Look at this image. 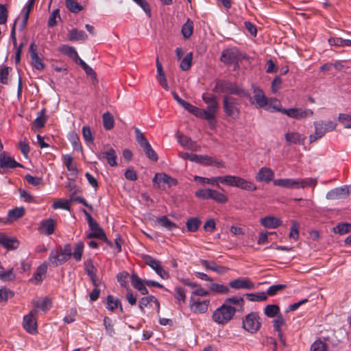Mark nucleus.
<instances>
[{"instance_id": "nucleus-1", "label": "nucleus", "mask_w": 351, "mask_h": 351, "mask_svg": "<svg viewBox=\"0 0 351 351\" xmlns=\"http://www.w3.org/2000/svg\"><path fill=\"white\" fill-rule=\"evenodd\" d=\"M208 291L199 288L191 293L189 308L191 311L196 314H203L208 311L210 305Z\"/></svg>"}, {"instance_id": "nucleus-2", "label": "nucleus", "mask_w": 351, "mask_h": 351, "mask_svg": "<svg viewBox=\"0 0 351 351\" xmlns=\"http://www.w3.org/2000/svg\"><path fill=\"white\" fill-rule=\"evenodd\" d=\"M235 313V307L223 303L213 311L212 320L219 325L224 326L232 319Z\"/></svg>"}, {"instance_id": "nucleus-3", "label": "nucleus", "mask_w": 351, "mask_h": 351, "mask_svg": "<svg viewBox=\"0 0 351 351\" xmlns=\"http://www.w3.org/2000/svg\"><path fill=\"white\" fill-rule=\"evenodd\" d=\"M213 90L217 93H226L230 95H236L241 97H248L249 93L235 83L218 80L216 82Z\"/></svg>"}, {"instance_id": "nucleus-4", "label": "nucleus", "mask_w": 351, "mask_h": 351, "mask_svg": "<svg viewBox=\"0 0 351 351\" xmlns=\"http://www.w3.org/2000/svg\"><path fill=\"white\" fill-rule=\"evenodd\" d=\"M223 110L225 114L231 119L235 121L241 115L240 102L239 100L230 95L223 97Z\"/></svg>"}, {"instance_id": "nucleus-5", "label": "nucleus", "mask_w": 351, "mask_h": 351, "mask_svg": "<svg viewBox=\"0 0 351 351\" xmlns=\"http://www.w3.org/2000/svg\"><path fill=\"white\" fill-rule=\"evenodd\" d=\"M261 325L262 319L256 312H251L243 318L242 328L250 334L256 333Z\"/></svg>"}, {"instance_id": "nucleus-6", "label": "nucleus", "mask_w": 351, "mask_h": 351, "mask_svg": "<svg viewBox=\"0 0 351 351\" xmlns=\"http://www.w3.org/2000/svg\"><path fill=\"white\" fill-rule=\"evenodd\" d=\"M253 97H250L249 95L250 101L252 104H256L257 108H261L268 110L271 106L273 99H268L263 90L258 87L253 86Z\"/></svg>"}, {"instance_id": "nucleus-7", "label": "nucleus", "mask_w": 351, "mask_h": 351, "mask_svg": "<svg viewBox=\"0 0 351 351\" xmlns=\"http://www.w3.org/2000/svg\"><path fill=\"white\" fill-rule=\"evenodd\" d=\"M273 108L277 111L281 112L282 113L287 115L289 117L301 119L313 114V110L310 109H302V108H289V109H281L276 106H273Z\"/></svg>"}, {"instance_id": "nucleus-8", "label": "nucleus", "mask_w": 351, "mask_h": 351, "mask_svg": "<svg viewBox=\"0 0 351 351\" xmlns=\"http://www.w3.org/2000/svg\"><path fill=\"white\" fill-rule=\"evenodd\" d=\"M35 316L36 309H32L29 313L23 318V328L27 332L31 334H35L38 332L37 322Z\"/></svg>"}, {"instance_id": "nucleus-9", "label": "nucleus", "mask_w": 351, "mask_h": 351, "mask_svg": "<svg viewBox=\"0 0 351 351\" xmlns=\"http://www.w3.org/2000/svg\"><path fill=\"white\" fill-rule=\"evenodd\" d=\"M219 102H213L208 104L206 109H202V116L203 119H206L209 122L214 121L219 112Z\"/></svg>"}, {"instance_id": "nucleus-10", "label": "nucleus", "mask_w": 351, "mask_h": 351, "mask_svg": "<svg viewBox=\"0 0 351 351\" xmlns=\"http://www.w3.org/2000/svg\"><path fill=\"white\" fill-rule=\"evenodd\" d=\"M315 132L309 136V142L312 143L317 140L322 138L328 132L324 126V121H314Z\"/></svg>"}, {"instance_id": "nucleus-11", "label": "nucleus", "mask_w": 351, "mask_h": 351, "mask_svg": "<svg viewBox=\"0 0 351 351\" xmlns=\"http://www.w3.org/2000/svg\"><path fill=\"white\" fill-rule=\"evenodd\" d=\"M285 140L289 145L291 144L304 145L306 136L298 132L289 131L285 134Z\"/></svg>"}, {"instance_id": "nucleus-12", "label": "nucleus", "mask_w": 351, "mask_h": 351, "mask_svg": "<svg viewBox=\"0 0 351 351\" xmlns=\"http://www.w3.org/2000/svg\"><path fill=\"white\" fill-rule=\"evenodd\" d=\"M37 46L34 43H31L29 46L30 57L32 65L39 71L45 69V64L37 53Z\"/></svg>"}, {"instance_id": "nucleus-13", "label": "nucleus", "mask_w": 351, "mask_h": 351, "mask_svg": "<svg viewBox=\"0 0 351 351\" xmlns=\"http://www.w3.org/2000/svg\"><path fill=\"white\" fill-rule=\"evenodd\" d=\"M239 176H219L215 177V179L210 180V182L212 185H215L216 186L219 187V182H221L222 184L230 186H237V179Z\"/></svg>"}, {"instance_id": "nucleus-14", "label": "nucleus", "mask_w": 351, "mask_h": 351, "mask_svg": "<svg viewBox=\"0 0 351 351\" xmlns=\"http://www.w3.org/2000/svg\"><path fill=\"white\" fill-rule=\"evenodd\" d=\"M274 173L271 169L269 167H262L257 172L255 178L258 182H269L274 179Z\"/></svg>"}, {"instance_id": "nucleus-15", "label": "nucleus", "mask_w": 351, "mask_h": 351, "mask_svg": "<svg viewBox=\"0 0 351 351\" xmlns=\"http://www.w3.org/2000/svg\"><path fill=\"white\" fill-rule=\"evenodd\" d=\"M239 60V53L236 49H226L222 52L221 60L226 64H231Z\"/></svg>"}, {"instance_id": "nucleus-16", "label": "nucleus", "mask_w": 351, "mask_h": 351, "mask_svg": "<svg viewBox=\"0 0 351 351\" xmlns=\"http://www.w3.org/2000/svg\"><path fill=\"white\" fill-rule=\"evenodd\" d=\"M56 221L53 219H47L43 220L38 226V231L41 234L51 235L53 233L55 230Z\"/></svg>"}, {"instance_id": "nucleus-17", "label": "nucleus", "mask_w": 351, "mask_h": 351, "mask_svg": "<svg viewBox=\"0 0 351 351\" xmlns=\"http://www.w3.org/2000/svg\"><path fill=\"white\" fill-rule=\"evenodd\" d=\"M22 165L17 162L13 158L7 156L5 153L0 154V167L2 169H14Z\"/></svg>"}, {"instance_id": "nucleus-18", "label": "nucleus", "mask_w": 351, "mask_h": 351, "mask_svg": "<svg viewBox=\"0 0 351 351\" xmlns=\"http://www.w3.org/2000/svg\"><path fill=\"white\" fill-rule=\"evenodd\" d=\"M34 309H36V313L40 310L43 312H47L51 308L52 302L50 298L45 297L34 300L32 302Z\"/></svg>"}, {"instance_id": "nucleus-19", "label": "nucleus", "mask_w": 351, "mask_h": 351, "mask_svg": "<svg viewBox=\"0 0 351 351\" xmlns=\"http://www.w3.org/2000/svg\"><path fill=\"white\" fill-rule=\"evenodd\" d=\"M260 223L266 228H276L282 225V221L274 216H267L260 219Z\"/></svg>"}, {"instance_id": "nucleus-20", "label": "nucleus", "mask_w": 351, "mask_h": 351, "mask_svg": "<svg viewBox=\"0 0 351 351\" xmlns=\"http://www.w3.org/2000/svg\"><path fill=\"white\" fill-rule=\"evenodd\" d=\"M229 285L230 287L239 289H253L254 284L247 278H238L230 282Z\"/></svg>"}, {"instance_id": "nucleus-21", "label": "nucleus", "mask_w": 351, "mask_h": 351, "mask_svg": "<svg viewBox=\"0 0 351 351\" xmlns=\"http://www.w3.org/2000/svg\"><path fill=\"white\" fill-rule=\"evenodd\" d=\"M98 157L99 158H104L107 160L108 165L111 167L117 166V154L112 148H110L106 152H102L99 154Z\"/></svg>"}, {"instance_id": "nucleus-22", "label": "nucleus", "mask_w": 351, "mask_h": 351, "mask_svg": "<svg viewBox=\"0 0 351 351\" xmlns=\"http://www.w3.org/2000/svg\"><path fill=\"white\" fill-rule=\"evenodd\" d=\"M0 245L8 250L17 248L19 242L14 238L9 237L3 233H0Z\"/></svg>"}, {"instance_id": "nucleus-23", "label": "nucleus", "mask_w": 351, "mask_h": 351, "mask_svg": "<svg viewBox=\"0 0 351 351\" xmlns=\"http://www.w3.org/2000/svg\"><path fill=\"white\" fill-rule=\"evenodd\" d=\"M25 210L23 207H16L9 210L8 217L6 221H4V223H11L12 221H16L17 219L21 218L25 215Z\"/></svg>"}, {"instance_id": "nucleus-24", "label": "nucleus", "mask_w": 351, "mask_h": 351, "mask_svg": "<svg viewBox=\"0 0 351 351\" xmlns=\"http://www.w3.org/2000/svg\"><path fill=\"white\" fill-rule=\"evenodd\" d=\"M72 256V250L70 245H65L63 248H61L60 252H56L57 261L66 262L68 261Z\"/></svg>"}, {"instance_id": "nucleus-25", "label": "nucleus", "mask_w": 351, "mask_h": 351, "mask_svg": "<svg viewBox=\"0 0 351 351\" xmlns=\"http://www.w3.org/2000/svg\"><path fill=\"white\" fill-rule=\"evenodd\" d=\"M153 182L156 183H166L169 186H175L177 184V180L175 178H171L165 173H156Z\"/></svg>"}, {"instance_id": "nucleus-26", "label": "nucleus", "mask_w": 351, "mask_h": 351, "mask_svg": "<svg viewBox=\"0 0 351 351\" xmlns=\"http://www.w3.org/2000/svg\"><path fill=\"white\" fill-rule=\"evenodd\" d=\"M152 303L155 304L157 311H159L160 304L158 300L153 295L143 297L139 302V308L141 312H144V308L151 305Z\"/></svg>"}, {"instance_id": "nucleus-27", "label": "nucleus", "mask_w": 351, "mask_h": 351, "mask_svg": "<svg viewBox=\"0 0 351 351\" xmlns=\"http://www.w3.org/2000/svg\"><path fill=\"white\" fill-rule=\"evenodd\" d=\"M298 179L283 178L274 181V184L287 189H298Z\"/></svg>"}, {"instance_id": "nucleus-28", "label": "nucleus", "mask_w": 351, "mask_h": 351, "mask_svg": "<svg viewBox=\"0 0 351 351\" xmlns=\"http://www.w3.org/2000/svg\"><path fill=\"white\" fill-rule=\"evenodd\" d=\"M131 282L132 286L140 291L141 294L146 295L148 293V290L145 286V281H143L136 274H132L131 277Z\"/></svg>"}, {"instance_id": "nucleus-29", "label": "nucleus", "mask_w": 351, "mask_h": 351, "mask_svg": "<svg viewBox=\"0 0 351 351\" xmlns=\"http://www.w3.org/2000/svg\"><path fill=\"white\" fill-rule=\"evenodd\" d=\"M156 68H157V76L156 78L159 84L166 90H168L169 87L165 77V73L162 69V64L160 62L158 58L156 59Z\"/></svg>"}, {"instance_id": "nucleus-30", "label": "nucleus", "mask_w": 351, "mask_h": 351, "mask_svg": "<svg viewBox=\"0 0 351 351\" xmlns=\"http://www.w3.org/2000/svg\"><path fill=\"white\" fill-rule=\"evenodd\" d=\"M47 270V265H40L37 267L33 277L31 278V280L35 284L40 283L46 276Z\"/></svg>"}, {"instance_id": "nucleus-31", "label": "nucleus", "mask_w": 351, "mask_h": 351, "mask_svg": "<svg viewBox=\"0 0 351 351\" xmlns=\"http://www.w3.org/2000/svg\"><path fill=\"white\" fill-rule=\"evenodd\" d=\"M236 187L249 191L257 190V186L252 182L245 180L241 177L238 178Z\"/></svg>"}, {"instance_id": "nucleus-32", "label": "nucleus", "mask_w": 351, "mask_h": 351, "mask_svg": "<svg viewBox=\"0 0 351 351\" xmlns=\"http://www.w3.org/2000/svg\"><path fill=\"white\" fill-rule=\"evenodd\" d=\"M285 324V319L283 316L280 314L276 316V317L273 321V326L274 330L278 332V337H280L281 341L283 344L285 343V339H283V335L282 332V326Z\"/></svg>"}, {"instance_id": "nucleus-33", "label": "nucleus", "mask_w": 351, "mask_h": 351, "mask_svg": "<svg viewBox=\"0 0 351 351\" xmlns=\"http://www.w3.org/2000/svg\"><path fill=\"white\" fill-rule=\"evenodd\" d=\"M178 143L185 148L193 151L198 150L197 146L195 144H194V143L191 140V138H189L186 136H184L183 134H178Z\"/></svg>"}, {"instance_id": "nucleus-34", "label": "nucleus", "mask_w": 351, "mask_h": 351, "mask_svg": "<svg viewBox=\"0 0 351 351\" xmlns=\"http://www.w3.org/2000/svg\"><path fill=\"white\" fill-rule=\"evenodd\" d=\"M86 272L90 278V280L95 287H99L101 284L99 279L97 276V269L93 265H87L85 268Z\"/></svg>"}, {"instance_id": "nucleus-35", "label": "nucleus", "mask_w": 351, "mask_h": 351, "mask_svg": "<svg viewBox=\"0 0 351 351\" xmlns=\"http://www.w3.org/2000/svg\"><path fill=\"white\" fill-rule=\"evenodd\" d=\"M68 38L70 40H86L88 36L82 30L72 29L69 32Z\"/></svg>"}, {"instance_id": "nucleus-36", "label": "nucleus", "mask_w": 351, "mask_h": 351, "mask_svg": "<svg viewBox=\"0 0 351 351\" xmlns=\"http://www.w3.org/2000/svg\"><path fill=\"white\" fill-rule=\"evenodd\" d=\"M87 238L92 239V238H98L104 240L106 243H107L109 245H112V243L107 239L104 230L98 227L96 229L92 230V232L89 233L87 235Z\"/></svg>"}, {"instance_id": "nucleus-37", "label": "nucleus", "mask_w": 351, "mask_h": 351, "mask_svg": "<svg viewBox=\"0 0 351 351\" xmlns=\"http://www.w3.org/2000/svg\"><path fill=\"white\" fill-rule=\"evenodd\" d=\"M198 163L205 165H213L217 167H222L221 161H218L215 158L209 157L208 156L199 155Z\"/></svg>"}, {"instance_id": "nucleus-38", "label": "nucleus", "mask_w": 351, "mask_h": 351, "mask_svg": "<svg viewBox=\"0 0 351 351\" xmlns=\"http://www.w3.org/2000/svg\"><path fill=\"white\" fill-rule=\"evenodd\" d=\"M328 43L331 46L336 47H351V40L343 39L341 38H330L328 39Z\"/></svg>"}, {"instance_id": "nucleus-39", "label": "nucleus", "mask_w": 351, "mask_h": 351, "mask_svg": "<svg viewBox=\"0 0 351 351\" xmlns=\"http://www.w3.org/2000/svg\"><path fill=\"white\" fill-rule=\"evenodd\" d=\"M103 125L106 130H111L114 125V119L112 114L109 112L104 113L102 116Z\"/></svg>"}, {"instance_id": "nucleus-40", "label": "nucleus", "mask_w": 351, "mask_h": 351, "mask_svg": "<svg viewBox=\"0 0 351 351\" xmlns=\"http://www.w3.org/2000/svg\"><path fill=\"white\" fill-rule=\"evenodd\" d=\"M156 223H158L162 227L167 228L169 230H172L177 228L176 223L171 221L169 219H168L166 216H163L160 218H158L156 219Z\"/></svg>"}, {"instance_id": "nucleus-41", "label": "nucleus", "mask_w": 351, "mask_h": 351, "mask_svg": "<svg viewBox=\"0 0 351 351\" xmlns=\"http://www.w3.org/2000/svg\"><path fill=\"white\" fill-rule=\"evenodd\" d=\"M210 199L220 204H224L228 200V197L226 195L213 189L211 191Z\"/></svg>"}, {"instance_id": "nucleus-42", "label": "nucleus", "mask_w": 351, "mask_h": 351, "mask_svg": "<svg viewBox=\"0 0 351 351\" xmlns=\"http://www.w3.org/2000/svg\"><path fill=\"white\" fill-rule=\"evenodd\" d=\"M298 189H304L307 186H315L317 184V178L298 179Z\"/></svg>"}, {"instance_id": "nucleus-43", "label": "nucleus", "mask_w": 351, "mask_h": 351, "mask_svg": "<svg viewBox=\"0 0 351 351\" xmlns=\"http://www.w3.org/2000/svg\"><path fill=\"white\" fill-rule=\"evenodd\" d=\"M15 278V274L12 268L4 269L0 267V280L3 281L12 280Z\"/></svg>"}, {"instance_id": "nucleus-44", "label": "nucleus", "mask_w": 351, "mask_h": 351, "mask_svg": "<svg viewBox=\"0 0 351 351\" xmlns=\"http://www.w3.org/2000/svg\"><path fill=\"white\" fill-rule=\"evenodd\" d=\"M193 32V22L189 19L182 27V34L185 38H189Z\"/></svg>"}, {"instance_id": "nucleus-45", "label": "nucleus", "mask_w": 351, "mask_h": 351, "mask_svg": "<svg viewBox=\"0 0 351 351\" xmlns=\"http://www.w3.org/2000/svg\"><path fill=\"white\" fill-rule=\"evenodd\" d=\"M193 53L190 52L187 53L184 58L181 60L180 64V68L182 71H188L192 64Z\"/></svg>"}, {"instance_id": "nucleus-46", "label": "nucleus", "mask_w": 351, "mask_h": 351, "mask_svg": "<svg viewBox=\"0 0 351 351\" xmlns=\"http://www.w3.org/2000/svg\"><path fill=\"white\" fill-rule=\"evenodd\" d=\"M120 308V310L122 311V307L120 301L114 298L112 295H108L107 297V308L111 311L114 309Z\"/></svg>"}, {"instance_id": "nucleus-47", "label": "nucleus", "mask_w": 351, "mask_h": 351, "mask_svg": "<svg viewBox=\"0 0 351 351\" xmlns=\"http://www.w3.org/2000/svg\"><path fill=\"white\" fill-rule=\"evenodd\" d=\"M279 312L280 308L276 304H269L264 309L265 314L269 317H274L280 315Z\"/></svg>"}, {"instance_id": "nucleus-48", "label": "nucleus", "mask_w": 351, "mask_h": 351, "mask_svg": "<svg viewBox=\"0 0 351 351\" xmlns=\"http://www.w3.org/2000/svg\"><path fill=\"white\" fill-rule=\"evenodd\" d=\"M201 224V221L198 218L193 217L188 219L186 222V226L188 231L195 232L198 230Z\"/></svg>"}, {"instance_id": "nucleus-49", "label": "nucleus", "mask_w": 351, "mask_h": 351, "mask_svg": "<svg viewBox=\"0 0 351 351\" xmlns=\"http://www.w3.org/2000/svg\"><path fill=\"white\" fill-rule=\"evenodd\" d=\"M64 163L65 164L68 171L73 172L74 174L77 173V170L75 163L73 160V158L70 155L64 156Z\"/></svg>"}, {"instance_id": "nucleus-50", "label": "nucleus", "mask_w": 351, "mask_h": 351, "mask_svg": "<svg viewBox=\"0 0 351 351\" xmlns=\"http://www.w3.org/2000/svg\"><path fill=\"white\" fill-rule=\"evenodd\" d=\"M47 121V118L45 117V109H43L40 115L34 121L32 125L33 128H41L44 126L45 122Z\"/></svg>"}, {"instance_id": "nucleus-51", "label": "nucleus", "mask_w": 351, "mask_h": 351, "mask_svg": "<svg viewBox=\"0 0 351 351\" xmlns=\"http://www.w3.org/2000/svg\"><path fill=\"white\" fill-rule=\"evenodd\" d=\"M60 51L63 53H64V54L67 55L68 56H69L70 58H73L74 60H76L77 58H79L77 52L72 47L64 45L61 47Z\"/></svg>"}, {"instance_id": "nucleus-52", "label": "nucleus", "mask_w": 351, "mask_h": 351, "mask_svg": "<svg viewBox=\"0 0 351 351\" xmlns=\"http://www.w3.org/2000/svg\"><path fill=\"white\" fill-rule=\"evenodd\" d=\"M84 249V244L82 242H77L75 244L74 251L72 255L75 261H80L81 260L82 252Z\"/></svg>"}, {"instance_id": "nucleus-53", "label": "nucleus", "mask_w": 351, "mask_h": 351, "mask_svg": "<svg viewBox=\"0 0 351 351\" xmlns=\"http://www.w3.org/2000/svg\"><path fill=\"white\" fill-rule=\"evenodd\" d=\"M334 232L340 234L351 232V223H339L334 228Z\"/></svg>"}, {"instance_id": "nucleus-54", "label": "nucleus", "mask_w": 351, "mask_h": 351, "mask_svg": "<svg viewBox=\"0 0 351 351\" xmlns=\"http://www.w3.org/2000/svg\"><path fill=\"white\" fill-rule=\"evenodd\" d=\"M206 270L212 271L217 274H223L228 270V268L222 265H206Z\"/></svg>"}, {"instance_id": "nucleus-55", "label": "nucleus", "mask_w": 351, "mask_h": 351, "mask_svg": "<svg viewBox=\"0 0 351 351\" xmlns=\"http://www.w3.org/2000/svg\"><path fill=\"white\" fill-rule=\"evenodd\" d=\"M224 303H226L228 304H235L239 307L240 311H243V310L244 300L241 297L228 298L226 300Z\"/></svg>"}, {"instance_id": "nucleus-56", "label": "nucleus", "mask_w": 351, "mask_h": 351, "mask_svg": "<svg viewBox=\"0 0 351 351\" xmlns=\"http://www.w3.org/2000/svg\"><path fill=\"white\" fill-rule=\"evenodd\" d=\"M67 8L72 12L77 13L82 10V6L74 0H65Z\"/></svg>"}, {"instance_id": "nucleus-57", "label": "nucleus", "mask_w": 351, "mask_h": 351, "mask_svg": "<svg viewBox=\"0 0 351 351\" xmlns=\"http://www.w3.org/2000/svg\"><path fill=\"white\" fill-rule=\"evenodd\" d=\"M246 297L248 300L253 302H259V301H265L267 300V296L266 293L264 292L258 293H247L246 294Z\"/></svg>"}, {"instance_id": "nucleus-58", "label": "nucleus", "mask_w": 351, "mask_h": 351, "mask_svg": "<svg viewBox=\"0 0 351 351\" xmlns=\"http://www.w3.org/2000/svg\"><path fill=\"white\" fill-rule=\"evenodd\" d=\"M135 133L136 141L140 145V146L143 147V149L147 145H149L147 139L138 128L135 130Z\"/></svg>"}, {"instance_id": "nucleus-59", "label": "nucleus", "mask_w": 351, "mask_h": 351, "mask_svg": "<svg viewBox=\"0 0 351 351\" xmlns=\"http://www.w3.org/2000/svg\"><path fill=\"white\" fill-rule=\"evenodd\" d=\"M146 156L152 161L156 162L158 159V155L156 152L152 149L151 145H147L143 148Z\"/></svg>"}, {"instance_id": "nucleus-60", "label": "nucleus", "mask_w": 351, "mask_h": 351, "mask_svg": "<svg viewBox=\"0 0 351 351\" xmlns=\"http://www.w3.org/2000/svg\"><path fill=\"white\" fill-rule=\"evenodd\" d=\"M70 202L69 199L62 200L59 199L53 202L52 207L54 209L61 208L64 210H70Z\"/></svg>"}, {"instance_id": "nucleus-61", "label": "nucleus", "mask_w": 351, "mask_h": 351, "mask_svg": "<svg viewBox=\"0 0 351 351\" xmlns=\"http://www.w3.org/2000/svg\"><path fill=\"white\" fill-rule=\"evenodd\" d=\"M299 237V224L297 221H293L291 222V231L289 233V238L296 241Z\"/></svg>"}, {"instance_id": "nucleus-62", "label": "nucleus", "mask_w": 351, "mask_h": 351, "mask_svg": "<svg viewBox=\"0 0 351 351\" xmlns=\"http://www.w3.org/2000/svg\"><path fill=\"white\" fill-rule=\"evenodd\" d=\"M160 276L162 279H167L169 277V273L165 271L161 265H149Z\"/></svg>"}, {"instance_id": "nucleus-63", "label": "nucleus", "mask_w": 351, "mask_h": 351, "mask_svg": "<svg viewBox=\"0 0 351 351\" xmlns=\"http://www.w3.org/2000/svg\"><path fill=\"white\" fill-rule=\"evenodd\" d=\"M344 190L341 188H337L333 190L330 191L326 194V198L328 199H335L339 198L341 195L343 193Z\"/></svg>"}, {"instance_id": "nucleus-64", "label": "nucleus", "mask_w": 351, "mask_h": 351, "mask_svg": "<svg viewBox=\"0 0 351 351\" xmlns=\"http://www.w3.org/2000/svg\"><path fill=\"white\" fill-rule=\"evenodd\" d=\"M311 351H328L326 344L320 340H317L311 345Z\"/></svg>"}]
</instances>
